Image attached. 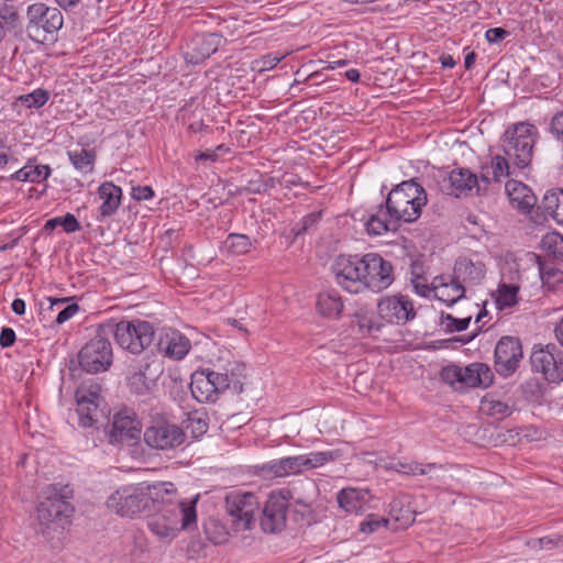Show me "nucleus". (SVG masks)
Wrapping results in <instances>:
<instances>
[{
  "label": "nucleus",
  "mask_w": 563,
  "mask_h": 563,
  "mask_svg": "<svg viewBox=\"0 0 563 563\" xmlns=\"http://www.w3.org/2000/svg\"><path fill=\"white\" fill-rule=\"evenodd\" d=\"M25 301L21 298H15L11 305L12 311L18 316L25 313Z\"/></svg>",
  "instance_id": "69168bd1"
},
{
  "label": "nucleus",
  "mask_w": 563,
  "mask_h": 563,
  "mask_svg": "<svg viewBox=\"0 0 563 563\" xmlns=\"http://www.w3.org/2000/svg\"><path fill=\"white\" fill-rule=\"evenodd\" d=\"M206 368H200L191 375L190 390L196 400L202 404H214L220 396L217 394V387L210 384Z\"/></svg>",
  "instance_id": "393cba45"
},
{
  "label": "nucleus",
  "mask_w": 563,
  "mask_h": 563,
  "mask_svg": "<svg viewBox=\"0 0 563 563\" xmlns=\"http://www.w3.org/2000/svg\"><path fill=\"white\" fill-rule=\"evenodd\" d=\"M16 339L15 332L11 328H2L0 332V346L1 347H10L14 344Z\"/></svg>",
  "instance_id": "13d9d810"
},
{
  "label": "nucleus",
  "mask_w": 563,
  "mask_h": 563,
  "mask_svg": "<svg viewBox=\"0 0 563 563\" xmlns=\"http://www.w3.org/2000/svg\"><path fill=\"white\" fill-rule=\"evenodd\" d=\"M492 177L495 181H500L501 178L508 177L510 172V165L508 157L501 155H495L490 161Z\"/></svg>",
  "instance_id": "37998d69"
},
{
  "label": "nucleus",
  "mask_w": 563,
  "mask_h": 563,
  "mask_svg": "<svg viewBox=\"0 0 563 563\" xmlns=\"http://www.w3.org/2000/svg\"><path fill=\"white\" fill-rule=\"evenodd\" d=\"M400 220L386 213V206L379 205L376 212L369 214L365 222L369 235H382L390 230H396Z\"/></svg>",
  "instance_id": "a878e982"
},
{
  "label": "nucleus",
  "mask_w": 563,
  "mask_h": 563,
  "mask_svg": "<svg viewBox=\"0 0 563 563\" xmlns=\"http://www.w3.org/2000/svg\"><path fill=\"white\" fill-rule=\"evenodd\" d=\"M284 58V55H278L275 53H269L267 55L262 56L255 63L258 66L261 71L273 69L278 63Z\"/></svg>",
  "instance_id": "864d4df0"
},
{
  "label": "nucleus",
  "mask_w": 563,
  "mask_h": 563,
  "mask_svg": "<svg viewBox=\"0 0 563 563\" xmlns=\"http://www.w3.org/2000/svg\"><path fill=\"white\" fill-rule=\"evenodd\" d=\"M279 468L282 470L283 477L291 474H298L299 468L297 463V455L280 459Z\"/></svg>",
  "instance_id": "5fc2aeb1"
},
{
  "label": "nucleus",
  "mask_w": 563,
  "mask_h": 563,
  "mask_svg": "<svg viewBox=\"0 0 563 563\" xmlns=\"http://www.w3.org/2000/svg\"><path fill=\"white\" fill-rule=\"evenodd\" d=\"M536 126L527 122H519L508 128L503 136V151L514 167L527 168L533 155Z\"/></svg>",
  "instance_id": "0eeeda50"
},
{
  "label": "nucleus",
  "mask_w": 563,
  "mask_h": 563,
  "mask_svg": "<svg viewBox=\"0 0 563 563\" xmlns=\"http://www.w3.org/2000/svg\"><path fill=\"white\" fill-rule=\"evenodd\" d=\"M379 317L391 324H406L416 317L412 300L408 296L383 297L377 303Z\"/></svg>",
  "instance_id": "412c9836"
},
{
  "label": "nucleus",
  "mask_w": 563,
  "mask_h": 563,
  "mask_svg": "<svg viewBox=\"0 0 563 563\" xmlns=\"http://www.w3.org/2000/svg\"><path fill=\"white\" fill-rule=\"evenodd\" d=\"M388 520L378 515L371 514L360 525V530L364 533H372L378 530L380 527H387Z\"/></svg>",
  "instance_id": "8fccbe9b"
},
{
  "label": "nucleus",
  "mask_w": 563,
  "mask_h": 563,
  "mask_svg": "<svg viewBox=\"0 0 563 563\" xmlns=\"http://www.w3.org/2000/svg\"><path fill=\"white\" fill-rule=\"evenodd\" d=\"M336 500L339 506L346 512L357 514L363 510V497L360 490L354 488H344L338 493Z\"/></svg>",
  "instance_id": "7c9ffc66"
},
{
  "label": "nucleus",
  "mask_w": 563,
  "mask_h": 563,
  "mask_svg": "<svg viewBox=\"0 0 563 563\" xmlns=\"http://www.w3.org/2000/svg\"><path fill=\"white\" fill-rule=\"evenodd\" d=\"M343 301L335 290L322 291L317 299L318 311L328 318H336L343 311Z\"/></svg>",
  "instance_id": "c756f323"
},
{
  "label": "nucleus",
  "mask_w": 563,
  "mask_h": 563,
  "mask_svg": "<svg viewBox=\"0 0 563 563\" xmlns=\"http://www.w3.org/2000/svg\"><path fill=\"white\" fill-rule=\"evenodd\" d=\"M440 62L444 68H453L456 65L455 59L449 54H442L440 56Z\"/></svg>",
  "instance_id": "774afa93"
},
{
  "label": "nucleus",
  "mask_w": 563,
  "mask_h": 563,
  "mask_svg": "<svg viewBox=\"0 0 563 563\" xmlns=\"http://www.w3.org/2000/svg\"><path fill=\"white\" fill-rule=\"evenodd\" d=\"M322 217V211H314L307 216H305L299 222H297L291 232L295 238L300 236L313 229H316L317 224L320 222Z\"/></svg>",
  "instance_id": "ea45409f"
},
{
  "label": "nucleus",
  "mask_w": 563,
  "mask_h": 563,
  "mask_svg": "<svg viewBox=\"0 0 563 563\" xmlns=\"http://www.w3.org/2000/svg\"><path fill=\"white\" fill-rule=\"evenodd\" d=\"M186 440L184 431L167 420H156L144 431L145 443L155 450H173L180 446Z\"/></svg>",
  "instance_id": "2eb2a0df"
},
{
  "label": "nucleus",
  "mask_w": 563,
  "mask_h": 563,
  "mask_svg": "<svg viewBox=\"0 0 563 563\" xmlns=\"http://www.w3.org/2000/svg\"><path fill=\"white\" fill-rule=\"evenodd\" d=\"M79 307L77 303H71L66 306L62 311L58 312L56 317V323L62 324L69 320L77 311Z\"/></svg>",
  "instance_id": "bf43d9fd"
},
{
  "label": "nucleus",
  "mask_w": 563,
  "mask_h": 563,
  "mask_svg": "<svg viewBox=\"0 0 563 563\" xmlns=\"http://www.w3.org/2000/svg\"><path fill=\"white\" fill-rule=\"evenodd\" d=\"M177 488L174 486L170 498L161 499L155 511L147 520L148 529L161 540L170 542L179 530H189L197 525V498L190 501L177 500Z\"/></svg>",
  "instance_id": "f03ea898"
},
{
  "label": "nucleus",
  "mask_w": 563,
  "mask_h": 563,
  "mask_svg": "<svg viewBox=\"0 0 563 563\" xmlns=\"http://www.w3.org/2000/svg\"><path fill=\"white\" fill-rule=\"evenodd\" d=\"M441 379L453 387L487 388L494 382V373L485 363H471L465 367L457 365L444 366L440 372Z\"/></svg>",
  "instance_id": "1a4fd4ad"
},
{
  "label": "nucleus",
  "mask_w": 563,
  "mask_h": 563,
  "mask_svg": "<svg viewBox=\"0 0 563 563\" xmlns=\"http://www.w3.org/2000/svg\"><path fill=\"white\" fill-rule=\"evenodd\" d=\"M358 318V327H360V330L363 332V333H373V332H377L380 330V325L377 324L375 321H373L372 318L367 317V316H357Z\"/></svg>",
  "instance_id": "6e6d98bb"
},
{
  "label": "nucleus",
  "mask_w": 563,
  "mask_h": 563,
  "mask_svg": "<svg viewBox=\"0 0 563 563\" xmlns=\"http://www.w3.org/2000/svg\"><path fill=\"white\" fill-rule=\"evenodd\" d=\"M153 365L154 364L147 363L143 369H140L129 377V384L132 391L142 395L151 388V385L155 382L156 377H148L147 372L151 373Z\"/></svg>",
  "instance_id": "473e14b6"
},
{
  "label": "nucleus",
  "mask_w": 563,
  "mask_h": 563,
  "mask_svg": "<svg viewBox=\"0 0 563 563\" xmlns=\"http://www.w3.org/2000/svg\"><path fill=\"white\" fill-rule=\"evenodd\" d=\"M522 357L520 340L510 335L501 336L494 352L495 371L503 377H509L519 368Z\"/></svg>",
  "instance_id": "dca6fc26"
},
{
  "label": "nucleus",
  "mask_w": 563,
  "mask_h": 563,
  "mask_svg": "<svg viewBox=\"0 0 563 563\" xmlns=\"http://www.w3.org/2000/svg\"><path fill=\"white\" fill-rule=\"evenodd\" d=\"M225 511L235 531L251 530L260 510V500L254 493L233 490L225 496Z\"/></svg>",
  "instance_id": "6e6552de"
},
{
  "label": "nucleus",
  "mask_w": 563,
  "mask_h": 563,
  "mask_svg": "<svg viewBox=\"0 0 563 563\" xmlns=\"http://www.w3.org/2000/svg\"><path fill=\"white\" fill-rule=\"evenodd\" d=\"M292 498V490L284 488L278 492H272L263 508L261 517V528L266 533L280 532L287 521V509L289 499Z\"/></svg>",
  "instance_id": "4468645a"
},
{
  "label": "nucleus",
  "mask_w": 563,
  "mask_h": 563,
  "mask_svg": "<svg viewBox=\"0 0 563 563\" xmlns=\"http://www.w3.org/2000/svg\"><path fill=\"white\" fill-rule=\"evenodd\" d=\"M100 386L98 384L80 385L75 394L77 402L78 423L82 428H91L98 421L101 401Z\"/></svg>",
  "instance_id": "6ab92c4d"
},
{
  "label": "nucleus",
  "mask_w": 563,
  "mask_h": 563,
  "mask_svg": "<svg viewBox=\"0 0 563 563\" xmlns=\"http://www.w3.org/2000/svg\"><path fill=\"white\" fill-rule=\"evenodd\" d=\"M252 246L251 240L245 234L231 233L225 240V247L229 252L241 255L250 251Z\"/></svg>",
  "instance_id": "e433bc0d"
},
{
  "label": "nucleus",
  "mask_w": 563,
  "mask_h": 563,
  "mask_svg": "<svg viewBox=\"0 0 563 563\" xmlns=\"http://www.w3.org/2000/svg\"><path fill=\"white\" fill-rule=\"evenodd\" d=\"M549 132L558 142L563 144V110L552 117Z\"/></svg>",
  "instance_id": "3c124183"
},
{
  "label": "nucleus",
  "mask_w": 563,
  "mask_h": 563,
  "mask_svg": "<svg viewBox=\"0 0 563 563\" xmlns=\"http://www.w3.org/2000/svg\"><path fill=\"white\" fill-rule=\"evenodd\" d=\"M471 319H472L471 317L457 319V318H454L452 314L442 313L441 324L443 325V328L446 332H450V333L461 332V331H464L467 329V327L471 322Z\"/></svg>",
  "instance_id": "a18cd8bd"
},
{
  "label": "nucleus",
  "mask_w": 563,
  "mask_h": 563,
  "mask_svg": "<svg viewBox=\"0 0 563 563\" xmlns=\"http://www.w3.org/2000/svg\"><path fill=\"white\" fill-rule=\"evenodd\" d=\"M26 18V32L34 41L46 40V33L57 32L64 23L62 12L57 8H49L44 3L29 5Z\"/></svg>",
  "instance_id": "ddd939ff"
},
{
  "label": "nucleus",
  "mask_w": 563,
  "mask_h": 563,
  "mask_svg": "<svg viewBox=\"0 0 563 563\" xmlns=\"http://www.w3.org/2000/svg\"><path fill=\"white\" fill-rule=\"evenodd\" d=\"M400 220L386 213V206L379 205L376 212L369 214L365 222L369 235H382L390 230H396Z\"/></svg>",
  "instance_id": "bb28decb"
},
{
  "label": "nucleus",
  "mask_w": 563,
  "mask_h": 563,
  "mask_svg": "<svg viewBox=\"0 0 563 563\" xmlns=\"http://www.w3.org/2000/svg\"><path fill=\"white\" fill-rule=\"evenodd\" d=\"M339 450L323 451V452H310L308 454L313 468L320 467L329 462L335 461L341 457Z\"/></svg>",
  "instance_id": "09e8293b"
},
{
  "label": "nucleus",
  "mask_w": 563,
  "mask_h": 563,
  "mask_svg": "<svg viewBox=\"0 0 563 563\" xmlns=\"http://www.w3.org/2000/svg\"><path fill=\"white\" fill-rule=\"evenodd\" d=\"M173 490L174 484L167 482L128 485L117 489L109 496L107 507L121 517L134 518L139 515L151 512L155 509L159 498H170Z\"/></svg>",
  "instance_id": "f257e3e1"
},
{
  "label": "nucleus",
  "mask_w": 563,
  "mask_h": 563,
  "mask_svg": "<svg viewBox=\"0 0 563 563\" xmlns=\"http://www.w3.org/2000/svg\"><path fill=\"white\" fill-rule=\"evenodd\" d=\"M364 272V291L379 292L387 289L394 282L391 263L377 253L366 254Z\"/></svg>",
  "instance_id": "a211bd4d"
},
{
  "label": "nucleus",
  "mask_w": 563,
  "mask_h": 563,
  "mask_svg": "<svg viewBox=\"0 0 563 563\" xmlns=\"http://www.w3.org/2000/svg\"><path fill=\"white\" fill-rule=\"evenodd\" d=\"M508 32L501 27H493L486 31V40L490 43H497L504 40Z\"/></svg>",
  "instance_id": "680f3d73"
},
{
  "label": "nucleus",
  "mask_w": 563,
  "mask_h": 563,
  "mask_svg": "<svg viewBox=\"0 0 563 563\" xmlns=\"http://www.w3.org/2000/svg\"><path fill=\"white\" fill-rule=\"evenodd\" d=\"M531 368L550 384L563 380V350L553 344H536L530 355Z\"/></svg>",
  "instance_id": "f8f14e48"
},
{
  "label": "nucleus",
  "mask_w": 563,
  "mask_h": 563,
  "mask_svg": "<svg viewBox=\"0 0 563 563\" xmlns=\"http://www.w3.org/2000/svg\"><path fill=\"white\" fill-rule=\"evenodd\" d=\"M97 194L102 200L98 219L103 220L113 216L121 205L122 189L111 181H104L99 186Z\"/></svg>",
  "instance_id": "b1692460"
},
{
  "label": "nucleus",
  "mask_w": 563,
  "mask_h": 563,
  "mask_svg": "<svg viewBox=\"0 0 563 563\" xmlns=\"http://www.w3.org/2000/svg\"><path fill=\"white\" fill-rule=\"evenodd\" d=\"M49 99V92L45 89L38 88L34 91L18 97V101L26 108L38 109L43 107Z\"/></svg>",
  "instance_id": "4c0bfd02"
},
{
  "label": "nucleus",
  "mask_w": 563,
  "mask_h": 563,
  "mask_svg": "<svg viewBox=\"0 0 563 563\" xmlns=\"http://www.w3.org/2000/svg\"><path fill=\"white\" fill-rule=\"evenodd\" d=\"M506 192L510 203L522 213H529L537 203V197L523 183L510 179L506 183Z\"/></svg>",
  "instance_id": "5701e85b"
},
{
  "label": "nucleus",
  "mask_w": 563,
  "mask_h": 563,
  "mask_svg": "<svg viewBox=\"0 0 563 563\" xmlns=\"http://www.w3.org/2000/svg\"><path fill=\"white\" fill-rule=\"evenodd\" d=\"M440 467H441V465H439L437 463L421 464L416 461H411V462L398 461V462L391 463L387 468L394 470L395 472L400 473V474L416 476V475H427L431 471L440 468Z\"/></svg>",
  "instance_id": "2f4dec72"
},
{
  "label": "nucleus",
  "mask_w": 563,
  "mask_h": 563,
  "mask_svg": "<svg viewBox=\"0 0 563 563\" xmlns=\"http://www.w3.org/2000/svg\"><path fill=\"white\" fill-rule=\"evenodd\" d=\"M157 350L172 360L184 358L190 350V341L178 330L164 328L157 340Z\"/></svg>",
  "instance_id": "4be33fe9"
},
{
  "label": "nucleus",
  "mask_w": 563,
  "mask_h": 563,
  "mask_svg": "<svg viewBox=\"0 0 563 563\" xmlns=\"http://www.w3.org/2000/svg\"><path fill=\"white\" fill-rule=\"evenodd\" d=\"M142 433V423L135 412L123 409L113 416L112 424L108 431L109 442L112 444L136 443Z\"/></svg>",
  "instance_id": "f3484780"
},
{
  "label": "nucleus",
  "mask_w": 563,
  "mask_h": 563,
  "mask_svg": "<svg viewBox=\"0 0 563 563\" xmlns=\"http://www.w3.org/2000/svg\"><path fill=\"white\" fill-rule=\"evenodd\" d=\"M187 428L191 430L195 438H198L208 431L209 426L206 419L194 415L189 416Z\"/></svg>",
  "instance_id": "603ef678"
},
{
  "label": "nucleus",
  "mask_w": 563,
  "mask_h": 563,
  "mask_svg": "<svg viewBox=\"0 0 563 563\" xmlns=\"http://www.w3.org/2000/svg\"><path fill=\"white\" fill-rule=\"evenodd\" d=\"M449 183L451 192L459 196V192H466L473 188L478 187V177L473 174L468 168H455L449 174Z\"/></svg>",
  "instance_id": "c85d7f7f"
},
{
  "label": "nucleus",
  "mask_w": 563,
  "mask_h": 563,
  "mask_svg": "<svg viewBox=\"0 0 563 563\" xmlns=\"http://www.w3.org/2000/svg\"><path fill=\"white\" fill-rule=\"evenodd\" d=\"M427 201L424 188L415 178L405 180L387 195L386 213L400 221L412 223L420 218Z\"/></svg>",
  "instance_id": "20e7f679"
},
{
  "label": "nucleus",
  "mask_w": 563,
  "mask_h": 563,
  "mask_svg": "<svg viewBox=\"0 0 563 563\" xmlns=\"http://www.w3.org/2000/svg\"><path fill=\"white\" fill-rule=\"evenodd\" d=\"M485 409L489 416L497 417L498 419L508 417L511 412L508 404L501 400L485 399L483 401Z\"/></svg>",
  "instance_id": "49530a36"
},
{
  "label": "nucleus",
  "mask_w": 563,
  "mask_h": 563,
  "mask_svg": "<svg viewBox=\"0 0 563 563\" xmlns=\"http://www.w3.org/2000/svg\"><path fill=\"white\" fill-rule=\"evenodd\" d=\"M35 158H30L27 161L29 176L31 183H41L46 180L52 173V169L48 165H35Z\"/></svg>",
  "instance_id": "de8ad7c7"
},
{
  "label": "nucleus",
  "mask_w": 563,
  "mask_h": 563,
  "mask_svg": "<svg viewBox=\"0 0 563 563\" xmlns=\"http://www.w3.org/2000/svg\"><path fill=\"white\" fill-rule=\"evenodd\" d=\"M297 463H298L299 473L302 470L313 468L308 454L297 455Z\"/></svg>",
  "instance_id": "338daca9"
},
{
  "label": "nucleus",
  "mask_w": 563,
  "mask_h": 563,
  "mask_svg": "<svg viewBox=\"0 0 563 563\" xmlns=\"http://www.w3.org/2000/svg\"><path fill=\"white\" fill-rule=\"evenodd\" d=\"M275 187L273 177L258 174L256 178L250 179L243 190L247 194H264Z\"/></svg>",
  "instance_id": "58836bf2"
},
{
  "label": "nucleus",
  "mask_w": 563,
  "mask_h": 563,
  "mask_svg": "<svg viewBox=\"0 0 563 563\" xmlns=\"http://www.w3.org/2000/svg\"><path fill=\"white\" fill-rule=\"evenodd\" d=\"M221 36L216 33L197 35L192 41V49L196 54L190 56L191 63H199L217 52Z\"/></svg>",
  "instance_id": "cd10ccee"
},
{
  "label": "nucleus",
  "mask_w": 563,
  "mask_h": 563,
  "mask_svg": "<svg viewBox=\"0 0 563 563\" xmlns=\"http://www.w3.org/2000/svg\"><path fill=\"white\" fill-rule=\"evenodd\" d=\"M73 166L81 172H91L93 168L96 154L92 150H75L68 152Z\"/></svg>",
  "instance_id": "72a5a7b5"
},
{
  "label": "nucleus",
  "mask_w": 563,
  "mask_h": 563,
  "mask_svg": "<svg viewBox=\"0 0 563 563\" xmlns=\"http://www.w3.org/2000/svg\"><path fill=\"white\" fill-rule=\"evenodd\" d=\"M366 254L339 255L332 264L335 282L351 294L364 292V269Z\"/></svg>",
  "instance_id": "9b49d317"
},
{
  "label": "nucleus",
  "mask_w": 563,
  "mask_h": 563,
  "mask_svg": "<svg viewBox=\"0 0 563 563\" xmlns=\"http://www.w3.org/2000/svg\"><path fill=\"white\" fill-rule=\"evenodd\" d=\"M131 196L134 200H148L154 197V190L150 186H136L132 188Z\"/></svg>",
  "instance_id": "4d7b16f0"
},
{
  "label": "nucleus",
  "mask_w": 563,
  "mask_h": 563,
  "mask_svg": "<svg viewBox=\"0 0 563 563\" xmlns=\"http://www.w3.org/2000/svg\"><path fill=\"white\" fill-rule=\"evenodd\" d=\"M485 276L486 265L482 261H473L465 256L459 257L454 264L451 286V289L457 295L453 297L445 296L444 291L449 290V286L444 283L443 276H437L432 283L433 289L439 291L435 294V297L448 306H453L464 298L465 286L479 285Z\"/></svg>",
  "instance_id": "39448f33"
},
{
  "label": "nucleus",
  "mask_w": 563,
  "mask_h": 563,
  "mask_svg": "<svg viewBox=\"0 0 563 563\" xmlns=\"http://www.w3.org/2000/svg\"><path fill=\"white\" fill-rule=\"evenodd\" d=\"M422 267L417 263H412L411 266V284L417 295L421 297H428L431 292V287L428 285L427 278L421 274Z\"/></svg>",
  "instance_id": "a19ab883"
},
{
  "label": "nucleus",
  "mask_w": 563,
  "mask_h": 563,
  "mask_svg": "<svg viewBox=\"0 0 563 563\" xmlns=\"http://www.w3.org/2000/svg\"><path fill=\"white\" fill-rule=\"evenodd\" d=\"M196 159L197 161H211V162H216L218 159V154L216 153L214 150H207L205 152H199L196 155Z\"/></svg>",
  "instance_id": "0e129e2a"
},
{
  "label": "nucleus",
  "mask_w": 563,
  "mask_h": 563,
  "mask_svg": "<svg viewBox=\"0 0 563 563\" xmlns=\"http://www.w3.org/2000/svg\"><path fill=\"white\" fill-rule=\"evenodd\" d=\"M45 498L36 507L38 529L47 540L54 538L52 533L62 534L65 526L70 522L74 507L70 499L74 490L69 485L52 484L46 487Z\"/></svg>",
  "instance_id": "7ed1b4c3"
},
{
  "label": "nucleus",
  "mask_w": 563,
  "mask_h": 563,
  "mask_svg": "<svg viewBox=\"0 0 563 563\" xmlns=\"http://www.w3.org/2000/svg\"><path fill=\"white\" fill-rule=\"evenodd\" d=\"M106 334L98 328L97 335L88 341L78 353L80 367L90 374H97L107 371L113 360L112 345Z\"/></svg>",
  "instance_id": "9d476101"
},
{
  "label": "nucleus",
  "mask_w": 563,
  "mask_h": 563,
  "mask_svg": "<svg viewBox=\"0 0 563 563\" xmlns=\"http://www.w3.org/2000/svg\"><path fill=\"white\" fill-rule=\"evenodd\" d=\"M101 330L106 334L113 335L115 343L132 354L142 353L151 345L155 335L153 324L140 319L109 320L101 323Z\"/></svg>",
  "instance_id": "423d86ee"
},
{
  "label": "nucleus",
  "mask_w": 563,
  "mask_h": 563,
  "mask_svg": "<svg viewBox=\"0 0 563 563\" xmlns=\"http://www.w3.org/2000/svg\"><path fill=\"white\" fill-rule=\"evenodd\" d=\"M279 465H280V459L273 460L271 462L263 464L261 470L268 475L276 476V477H283L282 470L279 468Z\"/></svg>",
  "instance_id": "052dcab7"
},
{
  "label": "nucleus",
  "mask_w": 563,
  "mask_h": 563,
  "mask_svg": "<svg viewBox=\"0 0 563 563\" xmlns=\"http://www.w3.org/2000/svg\"><path fill=\"white\" fill-rule=\"evenodd\" d=\"M29 169L30 168L27 167V164H25V166H23L22 168L16 170L11 176V178L14 179V180H18V181H30Z\"/></svg>",
  "instance_id": "e2e57ef3"
},
{
  "label": "nucleus",
  "mask_w": 563,
  "mask_h": 563,
  "mask_svg": "<svg viewBox=\"0 0 563 563\" xmlns=\"http://www.w3.org/2000/svg\"><path fill=\"white\" fill-rule=\"evenodd\" d=\"M57 227H63V229L67 233H73L80 230V223L71 213H67L64 217H56L47 220L44 225V230L51 232Z\"/></svg>",
  "instance_id": "c9c22d12"
},
{
  "label": "nucleus",
  "mask_w": 563,
  "mask_h": 563,
  "mask_svg": "<svg viewBox=\"0 0 563 563\" xmlns=\"http://www.w3.org/2000/svg\"><path fill=\"white\" fill-rule=\"evenodd\" d=\"M210 384L217 387V394L223 395L227 390H232L233 394H241L243 391V379L245 378V365L241 362H229L222 371L206 368Z\"/></svg>",
  "instance_id": "aec40b11"
},
{
  "label": "nucleus",
  "mask_w": 563,
  "mask_h": 563,
  "mask_svg": "<svg viewBox=\"0 0 563 563\" xmlns=\"http://www.w3.org/2000/svg\"><path fill=\"white\" fill-rule=\"evenodd\" d=\"M563 199V189H560L558 191H548L541 201V208L544 212V214L550 216L554 218L555 213L558 212V208Z\"/></svg>",
  "instance_id": "79ce46f5"
},
{
  "label": "nucleus",
  "mask_w": 563,
  "mask_h": 563,
  "mask_svg": "<svg viewBox=\"0 0 563 563\" xmlns=\"http://www.w3.org/2000/svg\"><path fill=\"white\" fill-rule=\"evenodd\" d=\"M542 246L555 257L563 260V236L559 233H549L542 239Z\"/></svg>",
  "instance_id": "c03bdc74"
},
{
  "label": "nucleus",
  "mask_w": 563,
  "mask_h": 563,
  "mask_svg": "<svg viewBox=\"0 0 563 563\" xmlns=\"http://www.w3.org/2000/svg\"><path fill=\"white\" fill-rule=\"evenodd\" d=\"M519 286L514 284H500L496 305L500 310L511 308L518 303Z\"/></svg>",
  "instance_id": "f704fd0d"
}]
</instances>
